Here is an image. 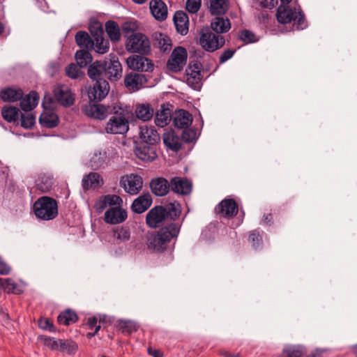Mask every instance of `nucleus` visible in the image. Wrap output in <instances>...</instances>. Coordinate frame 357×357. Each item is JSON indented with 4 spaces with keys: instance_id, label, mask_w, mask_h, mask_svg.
<instances>
[{
    "instance_id": "f257e3e1",
    "label": "nucleus",
    "mask_w": 357,
    "mask_h": 357,
    "mask_svg": "<svg viewBox=\"0 0 357 357\" xmlns=\"http://www.w3.org/2000/svg\"><path fill=\"white\" fill-rule=\"evenodd\" d=\"M122 66L116 56H110L103 60H97L89 64L87 75L95 81L93 86L87 91V96L91 100H102L109 91L107 79L116 82L122 77Z\"/></svg>"
},
{
    "instance_id": "f03ea898",
    "label": "nucleus",
    "mask_w": 357,
    "mask_h": 357,
    "mask_svg": "<svg viewBox=\"0 0 357 357\" xmlns=\"http://www.w3.org/2000/svg\"><path fill=\"white\" fill-rule=\"evenodd\" d=\"M181 226L182 222H170L161 227L158 231H149L146 235L148 250L155 253H163L167 250H173Z\"/></svg>"
},
{
    "instance_id": "7ed1b4c3",
    "label": "nucleus",
    "mask_w": 357,
    "mask_h": 357,
    "mask_svg": "<svg viewBox=\"0 0 357 357\" xmlns=\"http://www.w3.org/2000/svg\"><path fill=\"white\" fill-rule=\"evenodd\" d=\"M213 33L209 29H202L199 38V44L202 48L208 52H213L222 47L225 43L224 36L220 33L227 32L231 28L228 18L216 17L211 24Z\"/></svg>"
},
{
    "instance_id": "20e7f679",
    "label": "nucleus",
    "mask_w": 357,
    "mask_h": 357,
    "mask_svg": "<svg viewBox=\"0 0 357 357\" xmlns=\"http://www.w3.org/2000/svg\"><path fill=\"white\" fill-rule=\"evenodd\" d=\"M182 213L181 204L176 201L165 205H157L150 209L146 215V224L151 229L160 228L170 222H179L177 220Z\"/></svg>"
},
{
    "instance_id": "39448f33",
    "label": "nucleus",
    "mask_w": 357,
    "mask_h": 357,
    "mask_svg": "<svg viewBox=\"0 0 357 357\" xmlns=\"http://www.w3.org/2000/svg\"><path fill=\"white\" fill-rule=\"evenodd\" d=\"M276 18L280 24L294 22V25H296L298 30H303L307 27V21L300 7L296 11L295 8H292L288 4L280 5L277 9Z\"/></svg>"
},
{
    "instance_id": "423d86ee",
    "label": "nucleus",
    "mask_w": 357,
    "mask_h": 357,
    "mask_svg": "<svg viewBox=\"0 0 357 357\" xmlns=\"http://www.w3.org/2000/svg\"><path fill=\"white\" fill-rule=\"evenodd\" d=\"M33 208L36 218L43 220H54L59 214L57 201L48 196L39 197Z\"/></svg>"
},
{
    "instance_id": "0eeeda50",
    "label": "nucleus",
    "mask_w": 357,
    "mask_h": 357,
    "mask_svg": "<svg viewBox=\"0 0 357 357\" xmlns=\"http://www.w3.org/2000/svg\"><path fill=\"white\" fill-rule=\"evenodd\" d=\"M125 45L127 51L131 53L147 55L151 52V43L149 38L139 32L128 36Z\"/></svg>"
},
{
    "instance_id": "6e6552de",
    "label": "nucleus",
    "mask_w": 357,
    "mask_h": 357,
    "mask_svg": "<svg viewBox=\"0 0 357 357\" xmlns=\"http://www.w3.org/2000/svg\"><path fill=\"white\" fill-rule=\"evenodd\" d=\"M53 103V99L51 97L44 98L42 105L44 111L42 112L39 117L40 124L47 128H56L59 123V116L52 111V104Z\"/></svg>"
},
{
    "instance_id": "1a4fd4ad",
    "label": "nucleus",
    "mask_w": 357,
    "mask_h": 357,
    "mask_svg": "<svg viewBox=\"0 0 357 357\" xmlns=\"http://www.w3.org/2000/svg\"><path fill=\"white\" fill-rule=\"evenodd\" d=\"M188 58V52L185 47L178 46L174 49L167 62V68L173 73L181 71L185 66Z\"/></svg>"
},
{
    "instance_id": "9d476101",
    "label": "nucleus",
    "mask_w": 357,
    "mask_h": 357,
    "mask_svg": "<svg viewBox=\"0 0 357 357\" xmlns=\"http://www.w3.org/2000/svg\"><path fill=\"white\" fill-rule=\"evenodd\" d=\"M53 93L56 102L64 107H69L75 103V94L66 85H56L53 90Z\"/></svg>"
},
{
    "instance_id": "9b49d317",
    "label": "nucleus",
    "mask_w": 357,
    "mask_h": 357,
    "mask_svg": "<svg viewBox=\"0 0 357 357\" xmlns=\"http://www.w3.org/2000/svg\"><path fill=\"white\" fill-rule=\"evenodd\" d=\"M120 185L130 195H137L142 190L143 179L137 174H131L122 176L120 180Z\"/></svg>"
},
{
    "instance_id": "f8f14e48",
    "label": "nucleus",
    "mask_w": 357,
    "mask_h": 357,
    "mask_svg": "<svg viewBox=\"0 0 357 357\" xmlns=\"http://www.w3.org/2000/svg\"><path fill=\"white\" fill-rule=\"evenodd\" d=\"M129 68L141 72H151L153 70L152 61L146 57L140 55L130 56L126 60Z\"/></svg>"
},
{
    "instance_id": "ddd939ff",
    "label": "nucleus",
    "mask_w": 357,
    "mask_h": 357,
    "mask_svg": "<svg viewBox=\"0 0 357 357\" xmlns=\"http://www.w3.org/2000/svg\"><path fill=\"white\" fill-rule=\"evenodd\" d=\"M215 214L225 218H232L237 215L238 206L231 198H225L214 208Z\"/></svg>"
},
{
    "instance_id": "4468645a",
    "label": "nucleus",
    "mask_w": 357,
    "mask_h": 357,
    "mask_svg": "<svg viewBox=\"0 0 357 357\" xmlns=\"http://www.w3.org/2000/svg\"><path fill=\"white\" fill-rule=\"evenodd\" d=\"M106 132L111 134H125L129 129L128 121L123 115L112 116L106 126Z\"/></svg>"
},
{
    "instance_id": "2eb2a0df",
    "label": "nucleus",
    "mask_w": 357,
    "mask_h": 357,
    "mask_svg": "<svg viewBox=\"0 0 357 357\" xmlns=\"http://www.w3.org/2000/svg\"><path fill=\"white\" fill-rule=\"evenodd\" d=\"M147 82L148 79L145 75L136 72L127 73L124 78L125 86L131 91L140 90Z\"/></svg>"
},
{
    "instance_id": "dca6fc26",
    "label": "nucleus",
    "mask_w": 357,
    "mask_h": 357,
    "mask_svg": "<svg viewBox=\"0 0 357 357\" xmlns=\"http://www.w3.org/2000/svg\"><path fill=\"white\" fill-rule=\"evenodd\" d=\"M155 145L140 142L135 147V154L142 161L152 162L157 158Z\"/></svg>"
},
{
    "instance_id": "f3484780",
    "label": "nucleus",
    "mask_w": 357,
    "mask_h": 357,
    "mask_svg": "<svg viewBox=\"0 0 357 357\" xmlns=\"http://www.w3.org/2000/svg\"><path fill=\"white\" fill-rule=\"evenodd\" d=\"M88 98H89L88 97ZM100 101L89 99V105H86L83 107L84 114L96 119H105L107 115V109L103 105L98 103Z\"/></svg>"
},
{
    "instance_id": "a211bd4d",
    "label": "nucleus",
    "mask_w": 357,
    "mask_h": 357,
    "mask_svg": "<svg viewBox=\"0 0 357 357\" xmlns=\"http://www.w3.org/2000/svg\"><path fill=\"white\" fill-rule=\"evenodd\" d=\"M171 190L176 194L188 195L192 190V182L185 177L174 176L170 180Z\"/></svg>"
},
{
    "instance_id": "6ab92c4d",
    "label": "nucleus",
    "mask_w": 357,
    "mask_h": 357,
    "mask_svg": "<svg viewBox=\"0 0 357 357\" xmlns=\"http://www.w3.org/2000/svg\"><path fill=\"white\" fill-rule=\"evenodd\" d=\"M128 218L126 209L121 206H113L105 211V221L111 225H117L123 222Z\"/></svg>"
},
{
    "instance_id": "aec40b11",
    "label": "nucleus",
    "mask_w": 357,
    "mask_h": 357,
    "mask_svg": "<svg viewBox=\"0 0 357 357\" xmlns=\"http://www.w3.org/2000/svg\"><path fill=\"white\" fill-rule=\"evenodd\" d=\"M149 185L152 193L158 197L166 195L171 189L170 181L164 177L153 178Z\"/></svg>"
},
{
    "instance_id": "412c9836",
    "label": "nucleus",
    "mask_w": 357,
    "mask_h": 357,
    "mask_svg": "<svg viewBox=\"0 0 357 357\" xmlns=\"http://www.w3.org/2000/svg\"><path fill=\"white\" fill-rule=\"evenodd\" d=\"M139 138L142 143L150 144H157L160 141V137L154 126H147L146 125L139 126Z\"/></svg>"
},
{
    "instance_id": "4be33fe9",
    "label": "nucleus",
    "mask_w": 357,
    "mask_h": 357,
    "mask_svg": "<svg viewBox=\"0 0 357 357\" xmlns=\"http://www.w3.org/2000/svg\"><path fill=\"white\" fill-rule=\"evenodd\" d=\"M153 199L149 193H145L136 198L132 205V211L137 214L146 211L151 205Z\"/></svg>"
},
{
    "instance_id": "5701e85b",
    "label": "nucleus",
    "mask_w": 357,
    "mask_h": 357,
    "mask_svg": "<svg viewBox=\"0 0 357 357\" xmlns=\"http://www.w3.org/2000/svg\"><path fill=\"white\" fill-rule=\"evenodd\" d=\"M173 21L178 33L182 36L188 33L189 20L188 15L184 11H176L174 15Z\"/></svg>"
},
{
    "instance_id": "b1692460",
    "label": "nucleus",
    "mask_w": 357,
    "mask_h": 357,
    "mask_svg": "<svg viewBox=\"0 0 357 357\" xmlns=\"http://www.w3.org/2000/svg\"><path fill=\"white\" fill-rule=\"evenodd\" d=\"M150 10L154 18L164 21L167 17V7L162 0H151L149 3Z\"/></svg>"
},
{
    "instance_id": "393cba45",
    "label": "nucleus",
    "mask_w": 357,
    "mask_h": 357,
    "mask_svg": "<svg viewBox=\"0 0 357 357\" xmlns=\"http://www.w3.org/2000/svg\"><path fill=\"white\" fill-rule=\"evenodd\" d=\"M192 116L187 110L179 109L174 117V126L178 128H188L192 123Z\"/></svg>"
},
{
    "instance_id": "a878e982",
    "label": "nucleus",
    "mask_w": 357,
    "mask_h": 357,
    "mask_svg": "<svg viewBox=\"0 0 357 357\" xmlns=\"http://www.w3.org/2000/svg\"><path fill=\"white\" fill-rule=\"evenodd\" d=\"M23 95V91L20 88L6 87L0 91V98L3 102H16L21 100Z\"/></svg>"
},
{
    "instance_id": "bb28decb",
    "label": "nucleus",
    "mask_w": 357,
    "mask_h": 357,
    "mask_svg": "<svg viewBox=\"0 0 357 357\" xmlns=\"http://www.w3.org/2000/svg\"><path fill=\"white\" fill-rule=\"evenodd\" d=\"M21 109L24 112H30L33 109L39 101V95L36 91H31L25 98L20 100Z\"/></svg>"
},
{
    "instance_id": "cd10ccee",
    "label": "nucleus",
    "mask_w": 357,
    "mask_h": 357,
    "mask_svg": "<svg viewBox=\"0 0 357 357\" xmlns=\"http://www.w3.org/2000/svg\"><path fill=\"white\" fill-rule=\"evenodd\" d=\"M82 187L85 190L89 188H96L103 184V180L100 175L96 172H91L85 175L82 178Z\"/></svg>"
},
{
    "instance_id": "c85d7f7f",
    "label": "nucleus",
    "mask_w": 357,
    "mask_h": 357,
    "mask_svg": "<svg viewBox=\"0 0 357 357\" xmlns=\"http://www.w3.org/2000/svg\"><path fill=\"white\" fill-rule=\"evenodd\" d=\"M75 39L77 45L84 50H89L94 47V41L85 31H77L75 34Z\"/></svg>"
},
{
    "instance_id": "c756f323",
    "label": "nucleus",
    "mask_w": 357,
    "mask_h": 357,
    "mask_svg": "<svg viewBox=\"0 0 357 357\" xmlns=\"http://www.w3.org/2000/svg\"><path fill=\"white\" fill-rule=\"evenodd\" d=\"M77 321L78 315L71 309L65 310L57 317V322L60 325L69 326L76 323Z\"/></svg>"
},
{
    "instance_id": "7c9ffc66",
    "label": "nucleus",
    "mask_w": 357,
    "mask_h": 357,
    "mask_svg": "<svg viewBox=\"0 0 357 357\" xmlns=\"http://www.w3.org/2000/svg\"><path fill=\"white\" fill-rule=\"evenodd\" d=\"M153 45L162 52H168L172 48V41L170 38L162 33H155Z\"/></svg>"
},
{
    "instance_id": "2f4dec72",
    "label": "nucleus",
    "mask_w": 357,
    "mask_h": 357,
    "mask_svg": "<svg viewBox=\"0 0 357 357\" xmlns=\"http://www.w3.org/2000/svg\"><path fill=\"white\" fill-rule=\"evenodd\" d=\"M20 112L17 107L11 105H5L1 109L2 117L8 123L16 122L19 119Z\"/></svg>"
},
{
    "instance_id": "473e14b6",
    "label": "nucleus",
    "mask_w": 357,
    "mask_h": 357,
    "mask_svg": "<svg viewBox=\"0 0 357 357\" xmlns=\"http://www.w3.org/2000/svg\"><path fill=\"white\" fill-rule=\"evenodd\" d=\"M171 119V112L169 109L165 107V105H161V109L156 112L155 123L158 127L163 128L167 126Z\"/></svg>"
},
{
    "instance_id": "72a5a7b5",
    "label": "nucleus",
    "mask_w": 357,
    "mask_h": 357,
    "mask_svg": "<svg viewBox=\"0 0 357 357\" xmlns=\"http://www.w3.org/2000/svg\"><path fill=\"white\" fill-rule=\"evenodd\" d=\"M105 31L109 38L112 42H117L121 38L120 28L118 23L113 20H109L105 23Z\"/></svg>"
},
{
    "instance_id": "f704fd0d",
    "label": "nucleus",
    "mask_w": 357,
    "mask_h": 357,
    "mask_svg": "<svg viewBox=\"0 0 357 357\" xmlns=\"http://www.w3.org/2000/svg\"><path fill=\"white\" fill-rule=\"evenodd\" d=\"M114 237L120 243H126L130 239V228L128 225L117 226L113 229Z\"/></svg>"
},
{
    "instance_id": "c9c22d12",
    "label": "nucleus",
    "mask_w": 357,
    "mask_h": 357,
    "mask_svg": "<svg viewBox=\"0 0 357 357\" xmlns=\"http://www.w3.org/2000/svg\"><path fill=\"white\" fill-rule=\"evenodd\" d=\"M54 185V178L46 174L40 175L36 181V188L42 192L50 191Z\"/></svg>"
},
{
    "instance_id": "e433bc0d",
    "label": "nucleus",
    "mask_w": 357,
    "mask_h": 357,
    "mask_svg": "<svg viewBox=\"0 0 357 357\" xmlns=\"http://www.w3.org/2000/svg\"><path fill=\"white\" fill-rule=\"evenodd\" d=\"M135 113L139 119L146 121L153 117L154 110L148 103L141 104L137 106Z\"/></svg>"
},
{
    "instance_id": "4c0bfd02",
    "label": "nucleus",
    "mask_w": 357,
    "mask_h": 357,
    "mask_svg": "<svg viewBox=\"0 0 357 357\" xmlns=\"http://www.w3.org/2000/svg\"><path fill=\"white\" fill-rule=\"evenodd\" d=\"M59 351L68 355H75L78 350V344L73 340H61Z\"/></svg>"
},
{
    "instance_id": "58836bf2",
    "label": "nucleus",
    "mask_w": 357,
    "mask_h": 357,
    "mask_svg": "<svg viewBox=\"0 0 357 357\" xmlns=\"http://www.w3.org/2000/svg\"><path fill=\"white\" fill-rule=\"evenodd\" d=\"M307 354V351L303 346L293 345L283 349L280 357H303Z\"/></svg>"
},
{
    "instance_id": "ea45409f",
    "label": "nucleus",
    "mask_w": 357,
    "mask_h": 357,
    "mask_svg": "<svg viewBox=\"0 0 357 357\" xmlns=\"http://www.w3.org/2000/svg\"><path fill=\"white\" fill-rule=\"evenodd\" d=\"M248 242L253 249L257 250L263 248V238L261 231L259 229L250 231L248 233Z\"/></svg>"
},
{
    "instance_id": "a19ab883",
    "label": "nucleus",
    "mask_w": 357,
    "mask_h": 357,
    "mask_svg": "<svg viewBox=\"0 0 357 357\" xmlns=\"http://www.w3.org/2000/svg\"><path fill=\"white\" fill-rule=\"evenodd\" d=\"M164 144L174 151H178L182 149V144L179 141L178 137L174 132H169L164 135Z\"/></svg>"
},
{
    "instance_id": "79ce46f5",
    "label": "nucleus",
    "mask_w": 357,
    "mask_h": 357,
    "mask_svg": "<svg viewBox=\"0 0 357 357\" xmlns=\"http://www.w3.org/2000/svg\"><path fill=\"white\" fill-rule=\"evenodd\" d=\"M123 204L122 198L116 195H107L102 197L100 200V208H104L107 206H121Z\"/></svg>"
},
{
    "instance_id": "37998d69",
    "label": "nucleus",
    "mask_w": 357,
    "mask_h": 357,
    "mask_svg": "<svg viewBox=\"0 0 357 357\" xmlns=\"http://www.w3.org/2000/svg\"><path fill=\"white\" fill-rule=\"evenodd\" d=\"M75 59L80 68L86 67L89 63L91 64L93 58L89 50L84 49L77 50L75 53Z\"/></svg>"
},
{
    "instance_id": "c03bdc74",
    "label": "nucleus",
    "mask_w": 357,
    "mask_h": 357,
    "mask_svg": "<svg viewBox=\"0 0 357 357\" xmlns=\"http://www.w3.org/2000/svg\"><path fill=\"white\" fill-rule=\"evenodd\" d=\"M227 9L225 0H210V11L213 15H224Z\"/></svg>"
},
{
    "instance_id": "a18cd8bd",
    "label": "nucleus",
    "mask_w": 357,
    "mask_h": 357,
    "mask_svg": "<svg viewBox=\"0 0 357 357\" xmlns=\"http://www.w3.org/2000/svg\"><path fill=\"white\" fill-rule=\"evenodd\" d=\"M3 289L7 294L20 295L23 291L20 289L17 283L12 278H2Z\"/></svg>"
},
{
    "instance_id": "49530a36",
    "label": "nucleus",
    "mask_w": 357,
    "mask_h": 357,
    "mask_svg": "<svg viewBox=\"0 0 357 357\" xmlns=\"http://www.w3.org/2000/svg\"><path fill=\"white\" fill-rule=\"evenodd\" d=\"M117 326L122 333L130 335L137 331L135 323L129 320H119Z\"/></svg>"
},
{
    "instance_id": "de8ad7c7",
    "label": "nucleus",
    "mask_w": 357,
    "mask_h": 357,
    "mask_svg": "<svg viewBox=\"0 0 357 357\" xmlns=\"http://www.w3.org/2000/svg\"><path fill=\"white\" fill-rule=\"evenodd\" d=\"M202 64L199 61L190 62L185 69L186 76L202 77Z\"/></svg>"
},
{
    "instance_id": "09e8293b",
    "label": "nucleus",
    "mask_w": 357,
    "mask_h": 357,
    "mask_svg": "<svg viewBox=\"0 0 357 357\" xmlns=\"http://www.w3.org/2000/svg\"><path fill=\"white\" fill-rule=\"evenodd\" d=\"M138 29L137 22L126 21L121 25V30L125 37L128 38L131 34H135Z\"/></svg>"
},
{
    "instance_id": "8fccbe9b",
    "label": "nucleus",
    "mask_w": 357,
    "mask_h": 357,
    "mask_svg": "<svg viewBox=\"0 0 357 357\" xmlns=\"http://www.w3.org/2000/svg\"><path fill=\"white\" fill-rule=\"evenodd\" d=\"M40 339L43 341L44 345L48 347L52 351H59V342H61V339H55L47 335H40Z\"/></svg>"
},
{
    "instance_id": "3c124183",
    "label": "nucleus",
    "mask_w": 357,
    "mask_h": 357,
    "mask_svg": "<svg viewBox=\"0 0 357 357\" xmlns=\"http://www.w3.org/2000/svg\"><path fill=\"white\" fill-rule=\"evenodd\" d=\"M96 52L99 54L107 52L109 48V43L108 40H105L103 36L98 37L96 40Z\"/></svg>"
},
{
    "instance_id": "603ef678",
    "label": "nucleus",
    "mask_w": 357,
    "mask_h": 357,
    "mask_svg": "<svg viewBox=\"0 0 357 357\" xmlns=\"http://www.w3.org/2000/svg\"><path fill=\"white\" fill-rule=\"evenodd\" d=\"M38 327L43 330L47 331L50 332H55L56 331V328L54 326L53 321L48 318H40L38 319Z\"/></svg>"
},
{
    "instance_id": "864d4df0",
    "label": "nucleus",
    "mask_w": 357,
    "mask_h": 357,
    "mask_svg": "<svg viewBox=\"0 0 357 357\" xmlns=\"http://www.w3.org/2000/svg\"><path fill=\"white\" fill-rule=\"evenodd\" d=\"M238 38L245 43H251L257 41L255 34L248 29L241 31L238 33Z\"/></svg>"
},
{
    "instance_id": "5fc2aeb1",
    "label": "nucleus",
    "mask_w": 357,
    "mask_h": 357,
    "mask_svg": "<svg viewBox=\"0 0 357 357\" xmlns=\"http://www.w3.org/2000/svg\"><path fill=\"white\" fill-rule=\"evenodd\" d=\"M36 123V117L32 114L21 115V126L24 128H31Z\"/></svg>"
},
{
    "instance_id": "6e6d98bb",
    "label": "nucleus",
    "mask_w": 357,
    "mask_h": 357,
    "mask_svg": "<svg viewBox=\"0 0 357 357\" xmlns=\"http://www.w3.org/2000/svg\"><path fill=\"white\" fill-rule=\"evenodd\" d=\"M181 138L185 143L192 142L197 139L196 130L191 128H183L181 134Z\"/></svg>"
},
{
    "instance_id": "4d7b16f0",
    "label": "nucleus",
    "mask_w": 357,
    "mask_h": 357,
    "mask_svg": "<svg viewBox=\"0 0 357 357\" xmlns=\"http://www.w3.org/2000/svg\"><path fill=\"white\" fill-rule=\"evenodd\" d=\"M201 3L202 0H187L185 8L189 13L195 14L200 9Z\"/></svg>"
},
{
    "instance_id": "13d9d810",
    "label": "nucleus",
    "mask_w": 357,
    "mask_h": 357,
    "mask_svg": "<svg viewBox=\"0 0 357 357\" xmlns=\"http://www.w3.org/2000/svg\"><path fill=\"white\" fill-rule=\"evenodd\" d=\"M202 77L187 76V84L195 90H200Z\"/></svg>"
},
{
    "instance_id": "bf43d9fd",
    "label": "nucleus",
    "mask_w": 357,
    "mask_h": 357,
    "mask_svg": "<svg viewBox=\"0 0 357 357\" xmlns=\"http://www.w3.org/2000/svg\"><path fill=\"white\" fill-rule=\"evenodd\" d=\"M79 69L75 63H70L66 68V73L70 78L76 79L79 76Z\"/></svg>"
},
{
    "instance_id": "052dcab7",
    "label": "nucleus",
    "mask_w": 357,
    "mask_h": 357,
    "mask_svg": "<svg viewBox=\"0 0 357 357\" xmlns=\"http://www.w3.org/2000/svg\"><path fill=\"white\" fill-rule=\"evenodd\" d=\"M89 30L95 40L98 37L103 36L104 31L102 25L99 22H96L94 25L89 27Z\"/></svg>"
},
{
    "instance_id": "680f3d73",
    "label": "nucleus",
    "mask_w": 357,
    "mask_h": 357,
    "mask_svg": "<svg viewBox=\"0 0 357 357\" xmlns=\"http://www.w3.org/2000/svg\"><path fill=\"white\" fill-rule=\"evenodd\" d=\"M236 52L235 49H227L225 50L219 58V62L220 64L224 63L227 60L230 59Z\"/></svg>"
},
{
    "instance_id": "e2e57ef3",
    "label": "nucleus",
    "mask_w": 357,
    "mask_h": 357,
    "mask_svg": "<svg viewBox=\"0 0 357 357\" xmlns=\"http://www.w3.org/2000/svg\"><path fill=\"white\" fill-rule=\"evenodd\" d=\"M11 271V267L6 263V261L0 256V275H7Z\"/></svg>"
},
{
    "instance_id": "0e129e2a",
    "label": "nucleus",
    "mask_w": 357,
    "mask_h": 357,
    "mask_svg": "<svg viewBox=\"0 0 357 357\" xmlns=\"http://www.w3.org/2000/svg\"><path fill=\"white\" fill-rule=\"evenodd\" d=\"M261 4L264 8L271 9L278 4V0H261Z\"/></svg>"
},
{
    "instance_id": "69168bd1",
    "label": "nucleus",
    "mask_w": 357,
    "mask_h": 357,
    "mask_svg": "<svg viewBox=\"0 0 357 357\" xmlns=\"http://www.w3.org/2000/svg\"><path fill=\"white\" fill-rule=\"evenodd\" d=\"M147 352L149 355L153 357H164L163 353L158 349H153L151 347L147 349Z\"/></svg>"
},
{
    "instance_id": "338daca9",
    "label": "nucleus",
    "mask_w": 357,
    "mask_h": 357,
    "mask_svg": "<svg viewBox=\"0 0 357 357\" xmlns=\"http://www.w3.org/2000/svg\"><path fill=\"white\" fill-rule=\"evenodd\" d=\"M263 222L267 225H271L273 223V218L272 213H268L263 217Z\"/></svg>"
},
{
    "instance_id": "774afa93",
    "label": "nucleus",
    "mask_w": 357,
    "mask_h": 357,
    "mask_svg": "<svg viewBox=\"0 0 357 357\" xmlns=\"http://www.w3.org/2000/svg\"><path fill=\"white\" fill-rule=\"evenodd\" d=\"M98 319L96 317L93 316L88 319L87 325L90 329H93L97 324Z\"/></svg>"
}]
</instances>
